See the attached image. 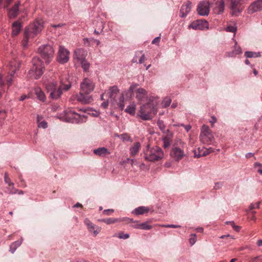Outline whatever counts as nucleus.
Instances as JSON below:
<instances>
[{
    "instance_id": "obj_61",
    "label": "nucleus",
    "mask_w": 262,
    "mask_h": 262,
    "mask_svg": "<svg viewBox=\"0 0 262 262\" xmlns=\"http://www.w3.org/2000/svg\"><path fill=\"white\" fill-rule=\"evenodd\" d=\"M114 212V210L113 209H106L103 211V213L105 214H109L108 212L112 213Z\"/></svg>"
},
{
    "instance_id": "obj_30",
    "label": "nucleus",
    "mask_w": 262,
    "mask_h": 262,
    "mask_svg": "<svg viewBox=\"0 0 262 262\" xmlns=\"http://www.w3.org/2000/svg\"><path fill=\"white\" fill-rule=\"evenodd\" d=\"M225 30L227 32H232L235 34L237 31V27L236 24L234 22L228 23Z\"/></svg>"
},
{
    "instance_id": "obj_54",
    "label": "nucleus",
    "mask_w": 262,
    "mask_h": 262,
    "mask_svg": "<svg viewBox=\"0 0 262 262\" xmlns=\"http://www.w3.org/2000/svg\"><path fill=\"white\" fill-rule=\"evenodd\" d=\"M251 214H250V213H249L248 217L250 220H251L255 221L256 220V217L254 215V214L255 213V211H252L251 212Z\"/></svg>"
},
{
    "instance_id": "obj_22",
    "label": "nucleus",
    "mask_w": 262,
    "mask_h": 262,
    "mask_svg": "<svg viewBox=\"0 0 262 262\" xmlns=\"http://www.w3.org/2000/svg\"><path fill=\"white\" fill-rule=\"evenodd\" d=\"M147 91L143 88H138L136 91V97L137 100L142 102L144 99L147 97Z\"/></svg>"
},
{
    "instance_id": "obj_33",
    "label": "nucleus",
    "mask_w": 262,
    "mask_h": 262,
    "mask_svg": "<svg viewBox=\"0 0 262 262\" xmlns=\"http://www.w3.org/2000/svg\"><path fill=\"white\" fill-rule=\"evenodd\" d=\"M237 42H235V45L233 52L231 53H229V56H234L236 55L240 54L242 53V49L239 46H236Z\"/></svg>"
},
{
    "instance_id": "obj_32",
    "label": "nucleus",
    "mask_w": 262,
    "mask_h": 262,
    "mask_svg": "<svg viewBox=\"0 0 262 262\" xmlns=\"http://www.w3.org/2000/svg\"><path fill=\"white\" fill-rule=\"evenodd\" d=\"M136 106L134 103H133L127 106L125 112L132 116H134L136 113Z\"/></svg>"
},
{
    "instance_id": "obj_14",
    "label": "nucleus",
    "mask_w": 262,
    "mask_h": 262,
    "mask_svg": "<svg viewBox=\"0 0 262 262\" xmlns=\"http://www.w3.org/2000/svg\"><path fill=\"white\" fill-rule=\"evenodd\" d=\"M84 223L86 226L89 232L94 236H96L101 231V227L94 225L88 219H85L84 221Z\"/></svg>"
},
{
    "instance_id": "obj_42",
    "label": "nucleus",
    "mask_w": 262,
    "mask_h": 262,
    "mask_svg": "<svg viewBox=\"0 0 262 262\" xmlns=\"http://www.w3.org/2000/svg\"><path fill=\"white\" fill-rule=\"evenodd\" d=\"M152 228V226L149 225L147 222H144L142 223H140V229L142 230H150Z\"/></svg>"
},
{
    "instance_id": "obj_1",
    "label": "nucleus",
    "mask_w": 262,
    "mask_h": 262,
    "mask_svg": "<svg viewBox=\"0 0 262 262\" xmlns=\"http://www.w3.org/2000/svg\"><path fill=\"white\" fill-rule=\"evenodd\" d=\"M43 84L48 92L50 93V97L54 99L59 98L61 96L63 91H67L71 86L69 81L64 83L62 79L60 80V84L58 86L57 82L53 78H50L48 80H44Z\"/></svg>"
},
{
    "instance_id": "obj_56",
    "label": "nucleus",
    "mask_w": 262,
    "mask_h": 262,
    "mask_svg": "<svg viewBox=\"0 0 262 262\" xmlns=\"http://www.w3.org/2000/svg\"><path fill=\"white\" fill-rule=\"evenodd\" d=\"M181 126H183L184 127V128L185 129V130H186L187 132H188L190 129H191V126L190 125L188 124V125H184L183 124H181Z\"/></svg>"
},
{
    "instance_id": "obj_52",
    "label": "nucleus",
    "mask_w": 262,
    "mask_h": 262,
    "mask_svg": "<svg viewBox=\"0 0 262 262\" xmlns=\"http://www.w3.org/2000/svg\"><path fill=\"white\" fill-rule=\"evenodd\" d=\"M223 185V184L222 182H216L215 183V185L214 186V189L215 190L219 189L222 188Z\"/></svg>"
},
{
    "instance_id": "obj_62",
    "label": "nucleus",
    "mask_w": 262,
    "mask_h": 262,
    "mask_svg": "<svg viewBox=\"0 0 262 262\" xmlns=\"http://www.w3.org/2000/svg\"><path fill=\"white\" fill-rule=\"evenodd\" d=\"M29 98V97H28L27 95H23L20 96V98H19V100L20 101H24L25 99H26V98Z\"/></svg>"
},
{
    "instance_id": "obj_34",
    "label": "nucleus",
    "mask_w": 262,
    "mask_h": 262,
    "mask_svg": "<svg viewBox=\"0 0 262 262\" xmlns=\"http://www.w3.org/2000/svg\"><path fill=\"white\" fill-rule=\"evenodd\" d=\"M93 38H84L83 39V45L85 47H92L94 44Z\"/></svg>"
},
{
    "instance_id": "obj_64",
    "label": "nucleus",
    "mask_w": 262,
    "mask_h": 262,
    "mask_svg": "<svg viewBox=\"0 0 262 262\" xmlns=\"http://www.w3.org/2000/svg\"><path fill=\"white\" fill-rule=\"evenodd\" d=\"M259 259V257H254V258H252L250 260V262H258Z\"/></svg>"
},
{
    "instance_id": "obj_45",
    "label": "nucleus",
    "mask_w": 262,
    "mask_h": 262,
    "mask_svg": "<svg viewBox=\"0 0 262 262\" xmlns=\"http://www.w3.org/2000/svg\"><path fill=\"white\" fill-rule=\"evenodd\" d=\"M129 221L133 223L132 227L135 229H139L140 228V223L139 221H133V219H129Z\"/></svg>"
},
{
    "instance_id": "obj_11",
    "label": "nucleus",
    "mask_w": 262,
    "mask_h": 262,
    "mask_svg": "<svg viewBox=\"0 0 262 262\" xmlns=\"http://www.w3.org/2000/svg\"><path fill=\"white\" fill-rule=\"evenodd\" d=\"M70 52L62 46H60L58 52L57 60L61 64L67 62L69 60Z\"/></svg>"
},
{
    "instance_id": "obj_63",
    "label": "nucleus",
    "mask_w": 262,
    "mask_h": 262,
    "mask_svg": "<svg viewBox=\"0 0 262 262\" xmlns=\"http://www.w3.org/2000/svg\"><path fill=\"white\" fill-rule=\"evenodd\" d=\"M254 156V154L252 152H248L246 154V157L247 158H250Z\"/></svg>"
},
{
    "instance_id": "obj_8",
    "label": "nucleus",
    "mask_w": 262,
    "mask_h": 262,
    "mask_svg": "<svg viewBox=\"0 0 262 262\" xmlns=\"http://www.w3.org/2000/svg\"><path fill=\"white\" fill-rule=\"evenodd\" d=\"M184 142L181 140H178L176 145H173L171 149L170 155L176 161H179L186 156L183 147Z\"/></svg>"
},
{
    "instance_id": "obj_48",
    "label": "nucleus",
    "mask_w": 262,
    "mask_h": 262,
    "mask_svg": "<svg viewBox=\"0 0 262 262\" xmlns=\"http://www.w3.org/2000/svg\"><path fill=\"white\" fill-rule=\"evenodd\" d=\"M196 241V234H192L190 235V237L189 238V243L191 245H194Z\"/></svg>"
},
{
    "instance_id": "obj_41",
    "label": "nucleus",
    "mask_w": 262,
    "mask_h": 262,
    "mask_svg": "<svg viewBox=\"0 0 262 262\" xmlns=\"http://www.w3.org/2000/svg\"><path fill=\"white\" fill-rule=\"evenodd\" d=\"M81 67L84 71H86L90 68V63L85 59L80 62Z\"/></svg>"
},
{
    "instance_id": "obj_5",
    "label": "nucleus",
    "mask_w": 262,
    "mask_h": 262,
    "mask_svg": "<svg viewBox=\"0 0 262 262\" xmlns=\"http://www.w3.org/2000/svg\"><path fill=\"white\" fill-rule=\"evenodd\" d=\"M144 158L146 160L149 162H155L162 160L164 157V152L163 150L157 146L152 147L149 145H147L146 149L143 151Z\"/></svg>"
},
{
    "instance_id": "obj_46",
    "label": "nucleus",
    "mask_w": 262,
    "mask_h": 262,
    "mask_svg": "<svg viewBox=\"0 0 262 262\" xmlns=\"http://www.w3.org/2000/svg\"><path fill=\"white\" fill-rule=\"evenodd\" d=\"M159 226L165 227V228H180L181 227L180 225H173V224H164V225H159Z\"/></svg>"
},
{
    "instance_id": "obj_20",
    "label": "nucleus",
    "mask_w": 262,
    "mask_h": 262,
    "mask_svg": "<svg viewBox=\"0 0 262 262\" xmlns=\"http://www.w3.org/2000/svg\"><path fill=\"white\" fill-rule=\"evenodd\" d=\"M19 5L20 2H17L11 9H10L8 12V16L10 18H13L17 16L19 11Z\"/></svg>"
},
{
    "instance_id": "obj_53",
    "label": "nucleus",
    "mask_w": 262,
    "mask_h": 262,
    "mask_svg": "<svg viewBox=\"0 0 262 262\" xmlns=\"http://www.w3.org/2000/svg\"><path fill=\"white\" fill-rule=\"evenodd\" d=\"M259 206V203H256L255 204H251L250 206V209L252 210L255 208H258Z\"/></svg>"
},
{
    "instance_id": "obj_25",
    "label": "nucleus",
    "mask_w": 262,
    "mask_h": 262,
    "mask_svg": "<svg viewBox=\"0 0 262 262\" xmlns=\"http://www.w3.org/2000/svg\"><path fill=\"white\" fill-rule=\"evenodd\" d=\"M141 146V145L140 142H137L134 143L129 148L130 156L132 157L135 156L139 151Z\"/></svg>"
},
{
    "instance_id": "obj_13",
    "label": "nucleus",
    "mask_w": 262,
    "mask_h": 262,
    "mask_svg": "<svg viewBox=\"0 0 262 262\" xmlns=\"http://www.w3.org/2000/svg\"><path fill=\"white\" fill-rule=\"evenodd\" d=\"M189 28L194 30H203L209 28V24L208 21L204 19H198L192 22L189 26Z\"/></svg>"
},
{
    "instance_id": "obj_59",
    "label": "nucleus",
    "mask_w": 262,
    "mask_h": 262,
    "mask_svg": "<svg viewBox=\"0 0 262 262\" xmlns=\"http://www.w3.org/2000/svg\"><path fill=\"white\" fill-rule=\"evenodd\" d=\"M233 229L236 232H239V230H241V227L239 226H237L236 225H234L233 227H232Z\"/></svg>"
},
{
    "instance_id": "obj_6",
    "label": "nucleus",
    "mask_w": 262,
    "mask_h": 262,
    "mask_svg": "<svg viewBox=\"0 0 262 262\" xmlns=\"http://www.w3.org/2000/svg\"><path fill=\"white\" fill-rule=\"evenodd\" d=\"M44 70L43 61L40 58L35 57L32 59V67L29 71V75L30 77L37 79L42 76Z\"/></svg>"
},
{
    "instance_id": "obj_37",
    "label": "nucleus",
    "mask_w": 262,
    "mask_h": 262,
    "mask_svg": "<svg viewBox=\"0 0 262 262\" xmlns=\"http://www.w3.org/2000/svg\"><path fill=\"white\" fill-rule=\"evenodd\" d=\"M102 221L107 224H111L115 223L117 222L121 221V220L115 218H108L106 219H104L102 220Z\"/></svg>"
},
{
    "instance_id": "obj_24",
    "label": "nucleus",
    "mask_w": 262,
    "mask_h": 262,
    "mask_svg": "<svg viewBox=\"0 0 262 262\" xmlns=\"http://www.w3.org/2000/svg\"><path fill=\"white\" fill-rule=\"evenodd\" d=\"M138 62L140 64L144 62L145 59V55L143 53L142 51H138L136 53L135 57L132 59L133 62H138Z\"/></svg>"
},
{
    "instance_id": "obj_44",
    "label": "nucleus",
    "mask_w": 262,
    "mask_h": 262,
    "mask_svg": "<svg viewBox=\"0 0 262 262\" xmlns=\"http://www.w3.org/2000/svg\"><path fill=\"white\" fill-rule=\"evenodd\" d=\"M37 121L38 123V127L42 128H46L47 127V123L45 121L39 122V116H37Z\"/></svg>"
},
{
    "instance_id": "obj_35",
    "label": "nucleus",
    "mask_w": 262,
    "mask_h": 262,
    "mask_svg": "<svg viewBox=\"0 0 262 262\" xmlns=\"http://www.w3.org/2000/svg\"><path fill=\"white\" fill-rule=\"evenodd\" d=\"M205 147L200 148L199 147L197 149L194 150V158H200L201 157H204L205 156H199L200 155H202V153L205 152Z\"/></svg>"
},
{
    "instance_id": "obj_4",
    "label": "nucleus",
    "mask_w": 262,
    "mask_h": 262,
    "mask_svg": "<svg viewBox=\"0 0 262 262\" xmlns=\"http://www.w3.org/2000/svg\"><path fill=\"white\" fill-rule=\"evenodd\" d=\"M149 102L142 105L138 113L139 117L143 120H149L157 113V103L149 98Z\"/></svg>"
},
{
    "instance_id": "obj_60",
    "label": "nucleus",
    "mask_w": 262,
    "mask_h": 262,
    "mask_svg": "<svg viewBox=\"0 0 262 262\" xmlns=\"http://www.w3.org/2000/svg\"><path fill=\"white\" fill-rule=\"evenodd\" d=\"M108 102L107 101H106L105 102H103L102 104H101V106L102 107H103L104 108H106L108 106Z\"/></svg>"
},
{
    "instance_id": "obj_49",
    "label": "nucleus",
    "mask_w": 262,
    "mask_h": 262,
    "mask_svg": "<svg viewBox=\"0 0 262 262\" xmlns=\"http://www.w3.org/2000/svg\"><path fill=\"white\" fill-rule=\"evenodd\" d=\"M214 149L211 147L209 148H205V152L202 154V155H200L199 156H207L209 154L214 152Z\"/></svg>"
},
{
    "instance_id": "obj_17",
    "label": "nucleus",
    "mask_w": 262,
    "mask_h": 262,
    "mask_svg": "<svg viewBox=\"0 0 262 262\" xmlns=\"http://www.w3.org/2000/svg\"><path fill=\"white\" fill-rule=\"evenodd\" d=\"M86 56V51L82 48L77 49L74 52V59L80 62L85 59Z\"/></svg>"
},
{
    "instance_id": "obj_3",
    "label": "nucleus",
    "mask_w": 262,
    "mask_h": 262,
    "mask_svg": "<svg viewBox=\"0 0 262 262\" xmlns=\"http://www.w3.org/2000/svg\"><path fill=\"white\" fill-rule=\"evenodd\" d=\"M43 27V22L41 20H36L26 27L24 32V37L21 41L22 46L24 48L27 47L29 41L41 31Z\"/></svg>"
},
{
    "instance_id": "obj_50",
    "label": "nucleus",
    "mask_w": 262,
    "mask_h": 262,
    "mask_svg": "<svg viewBox=\"0 0 262 262\" xmlns=\"http://www.w3.org/2000/svg\"><path fill=\"white\" fill-rule=\"evenodd\" d=\"M118 238L120 239H127L129 237V234L127 233H124L123 232H120L118 234Z\"/></svg>"
},
{
    "instance_id": "obj_43",
    "label": "nucleus",
    "mask_w": 262,
    "mask_h": 262,
    "mask_svg": "<svg viewBox=\"0 0 262 262\" xmlns=\"http://www.w3.org/2000/svg\"><path fill=\"white\" fill-rule=\"evenodd\" d=\"M254 167L257 168V171L259 174H262V164L256 162L254 164Z\"/></svg>"
},
{
    "instance_id": "obj_23",
    "label": "nucleus",
    "mask_w": 262,
    "mask_h": 262,
    "mask_svg": "<svg viewBox=\"0 0 262 262\" xmlns=\"http://www.w3.org/2000/svg\"><path fill=\"white\" fill-rule=\"evenodd\" d=\"M93 152L101 157H105L107 155L110 154L109 150L105 147H99L97 149H95Z\"/></svg>"
},
{
    "instance_id": "obj_31",
    "label": "nucleus",
    "mask_w": 262,
    "mask_h": 262,
    "mask_svg": "<svg viewBox=\"0 0 262 262\" xmlns=\"http://www.w3.org/2000/svg\"><path fill=\"white\" fill-rule=\"evenodd\" d=\"M119 92V89L117 86H113L111 87L109 89L110 98L114 99Z\"/></svg>"
},
{
    "instance_id": "obj_58",
    "label": "nucleus",
    "mask_w": 262,
    "mask_h": 262,
    "mask_svg": "<svg viewBox=\"0 0 262 262\" xmlns=\"http://www.w3.org/2000/svg\"><path fill=\"white\" fill-rule=\"evenodd\" d=\"M160 36H158V37H157L156 38H155L152 41V44H155V43H159V41H160Z\"/></svg>"
},
{
    "instance_id": "obj_29",
    "label": "nucleus",
    "mask_w": 262,
    "mask_h": 262,
    "mask_svg": "<svg viewBox=\"0 0 262 262\" xmlns=\"http://www.w3.org/2000/svg\"><path fill=\"white\" fill-rule=\"evenodd\" d=\"M22 242L23 238H21L20 240L12 243L10 246V251L13 253L16 249L21 245Z\"/></svg>"
},
{
    "instance_id": "obj_7",
    "label": "nucleus",
    "mask_w": 262,
    "mask_h": 262,
    "mask_svg": "<svg viewBox=\"0 0 262 262\" xmlns=\"http://www.w3.org/2000/svg\"><path fill=\"white\" fill-rule=\"evenodd\" d=\"M54 52L53 46L49 44L42 45L38 48V53L44 59L47 64H49L53 59Z\"/></svg>"
},
{
    "instance_id": "obj_21",
    "label": "nucleus",
    "mask_w": 262,
    "mask_h": 262,
    "mask_svg": "<svg viewBox=\"0 0 262 262\" xmlns=\"http://www.w3.org/2000/svg\"><path fill=\"white\" fill-rule=\"evenodd\" d=\"M22 28V24L19 21H15L12 25V35L17 36L20 32Z\"/></svg>"
},
{
    "instance_id": "obj_18",
    "label": "nucleus",
    "mask_w": 262,
    "mask_h": 262,
    "mask_svg": "<svg viewBox=\"0 0 262 262\" xmlns=\"http://www.w3.org/2000/svg\"><path fill=\"white\" fill-rule=\"evenodd\" d=\"M191 10V3L190 1H187L182 5L180 10V16L181 17H185Z\"/></svg>"
},
{
    "instance_id": "obj_10",
    "label": "nucleus",
    "mask_w": 262,
    "mask_h": 262,
    "mask_svg": "<svg viewBox=\"0 0 262 262\" xmlns=\"http://www.w3.org/2000/svg\"><path fill=\"white\" fill-rule=\"evenodd\" d=\"M64 119L67 122L72 123H80L86 121L87 117L84 115H80L72 110H67L64 112Z\"/></svg>"
},
{
    "instance_id": "obj_39",
    "label": "nucleus",
    "mask_w": 262,
    "mask_h": 262,
    "mask_svg": "<svg viewBox=\"0 0 262 262\" xmlns=\"http://www.w3.org/2000/svg\"><path fill=\"white\" fill-rule=\"evenodd\" d=\"M120 138L123 141H132V139L130 136L127 134L124 133L123 134H121L119 136Z\"/></svg>"
},
{
    "instance_id": "obj_9",
    "label": "nucleus",
    "mask_w": 262,
    "mask_h": 262,
    "mask_svg": "<svg viewBox=\"0 0 262 262\" xmlns=\"http://www.w3.org/2000/svg\"><path fill=\"white\" fill-rule=\"evenodd\" d=\"M200 141L204 144H213L214 138L208 126L203 125L201 127Z\"/></svg>"
},
{
    "instance_id": "obj_51",
    "label": "nucleus",
    "mask_w": 262,
    "mask_h": 262,
    "mask_svg": "<svg viewBox=\"0 0 262 262\" xmlns=\"http://www.w3.org/2000/svg\"><path fill=\"white\" fill-rule=\"evenodd\" d=\"M124 101V97L123 96H122L120 97V103L119 104V107L120 108L121 110H123L124 107V104L123 103Z\"/></svg>"
},
{
    "instance_id": "obj_38",
    "label": "nucleus",
    "mask_w": 262,
    "mask_h": 262,
    "mask_svg": "<svg viewBox=\"0 0 262 262\" xmlns=\"http://www.w3.org/2000/svg\"><path fill=\"white\" fill-rule=\"evenodd\" d=\"M171 102V100L169 97H165L162 101L161 105L162 107H166L168 106Z\"/></svg>"
},
{
    "instance_id": "obj_55",
    "label": "nucleus",
    "mask_w": 262,
    "mask_h": 262,
    "mask_svg": "<svg viewBox=\"0 0 262 262\" xmlns=\"http://www.w3.org/2000/svg\"><path fill=\"white\" fill-rule=\"evenodd\" d=\"M163 147L164 148H167V147H168L170 145V142L169 141V140L167 139H164V140H163Z\"/></svg>"
},
{
    "instance_id": "obj_36",
    "label": "nucleus",
    "mask_w": 262,
    "mask_h": 262,
    "mask_svg": "<svg viewBox=\"0 0 262 262\" xmlns=\"http://www.w3.org/2000/svg\"><path fill=\"white\" fill-rule=\"evenodd\" d=\"M245 56L247 58H252V57H258L260 56V52H253L251 51H246L245 53Z\"/></svg>"
},
{
    "instance_id": "obj_26",
    "label": "nucleus",
    "mask_w": 262,
    "mask_h": 262,
    "mask_svg": "<svg viewBox=\"0 0 262 262\" xmlns=\"http://www.w3.org/2000/svg\"><path fill=\"white\" fill-rule=\"evenodd\" d=\"M34 93L37 99L40 101L43 102L46 100V97L45 94L39 87H36L34 89Z\"/></svg>"
},
{
    "instance_id": "obj_16",
    "label": "nucleus",
    "mask_w": 262,
    "mask_h": 262,
    "mask_svg": "<svg viewBox=\"0 0 262 262\" xmlns=\"http://www.w3.org/2000/svg\"><path fill=\"white\" fill-rule=\"evenodd\" d=\"M4 181L9 186V187H8L7 190L5 191L6 193L9 194H15L17 192V190L14 188V183L11 182L7 172L5 173Z\"/></svg>"
},
{
    "instance_id": "obj_12",
    "label": "nucleus",
    "mask_w": 262,
    "mask_h": 262,
    "mask_svg": "<svg viewBox=\"0 0 262 262\" xmlns=\"http://www.w3.org/2000/svg\"><path fill=\"white\" fill-rule=\"evenodd\" d=\"M210 4L208 1H202L199 3L197 12L200 15L207 16L209 13Z\"/></svg>"
},
{
    "instance_id": "obj_47",
    "label": "nucleus",
    "mask_w": 262,
    "mask_h": 262,
    "mask_svg": "<svg viewBox=\"0 0 262 262\" xmlns=\"http://www.w3.org/2000/svg\"><path fill=\"white\" fill-rule=\"evenodd\" d=\"M158 126L161 130L164 132L165 129V126L164 125V122L162 120H158L157 122Z\"/></svg>"
},
{
    "instance_id": "obj_27",
    "label": "nucleus",
    "mask_w": 262,
    "mask_h": 262,
    "mask_svg": "<svg viewBox=\"0 0 262 262\" xmlns=\"http://www.w3.org/2000/svg\"><path fill=\"white\" fill-rule=\"evenodd\" d=\"M149 209L148 207L144 206H140L138 208L135 209L132 213L136 215H140L143 214L145 213H147L149 211Z\"/></svg>"
},
{
    "instance_id": "obj_15",
    "label": "nucleus",
    "mask_w": 262,
    "mask_h": 262,
    "mask_svg": "<svg viewBox=\"0 0 262 262\" xmlns=\"http://www.w3.org/2000/svg\"><path fill=\"white\" fill-rule=\"evenodd\" d=\"M262 11V0H257L252 3L247 9V13L252 14Z\"/></svg>"
},
{
    "instance_id": "obj_40",
    "label": "nucleus",
    "mask_w": 262,
    "mask_h": 262,
    "mask_svg": "<svg viewBox=\"0 0 262 262\" xmlns=\"http://www.w3.org/2000/svg\"><path fill=\"white\" fill-rule=\"evenodd\" d=\"M5 92V88H4V82L3 80V77L2 75L0 74V97H1L3 94Z\"/></svg>"
},
{
    "instance_id": "obj_2",
    "label": "nucleus",
    "mask_w": 262,
    "mask_h": 262,
    "mask_svg": "<svg viewBox=\"0 0 262 262\" xmlns=\"http://www.w3.org/2000/svg\"><path fill=\"white\" fill-rule=\"evenodd\" d=\"M95 84L88 78L83 79L80 84V91L77 96L78 101L83 104H89L93 101L92 97L89 94L94 90Z\"/></svg>"
},
{
    "instance_id": "obj_19",
    "label": "nucleus",
    "mask_w": 262,
    "mask_h": 262,
    "mask_svg": "<svg viewBox=\"0 0 262 262\" xmlns=\"http://www.w3.org/2000/svg\"><path fill=\"white\" fill-rule=\"evenodd\" d=\"M10 66L11 67V73L10 74V75L8 76V78L6 80L8 87L10 86L12 84L13 75L15 74L16 71L18 69L19 65L17 63L16 65L15 64L13 67L12 63L11 62L10 63Z\"/></svg>"
},
{
    "instance_id": "obj_28",
    "label": "nucleus",
    "mask_w": 262,
    "mask_h": 262,
    "mask_svg": "<svg viewBox=\"0 0 262 262\" xmlns=\"http://www.w3.org/2000/svg\"><path fill=\"white\" fill-rule=\"evenodd\" d=\"M225 0H221L219 2L216 3L215 9L217 11L218 14L223 12L225 8Z\"/></svg>"
},
{
    "instance_id": "obj_57",
    "label": "nucleus",
    "mask_w": 262,
    "mask_h": 262,
    "mask_svg": "<svg viewBox=\"0 0 262 262\" xmlns=\"http://www.w3.org/2000/svg\"><path fill=\"white\" fill-rule=\"evenodd\" d=\"M137 86V84H132V85L130 86V87H129V90H128V91H129L130 92H131V93H133V91H134V90H135V89H136Z\"/></svg>"
}]
</instances>
